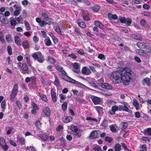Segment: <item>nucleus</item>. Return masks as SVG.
I'll return each instance as SVG.
<instances>
[{
  "instance_id": "obj_51",
  "label": "nucleus",
  "mask_w": 151,
  "mask_h": 151,
  "mask_svg": "<svg viewBox=\"0 0 151 151\" xmlns=\"http://www.w3.org/2000/svg\"><path fill=\"white\" fill-rule=\"evenodd\" d=\"M48 61L51 63H54L55 62V60L52 57H49Z\"/></svg>"
},
{
  "instance_id": "obj_27",
  "label": "nucleus",
  "mask_w": 151,
  "mask_h": 151,
  "mask_svg": "<svg viewBox=\"0 0 151 151\" xmlns=\"http://www.w3.org/2000/svg\"><path fill=\"white\" fill-rule=\"evenodd\" d=\"M38 137L44 141H46L48 139V136L45 134H42L39 135Z\"/></svg>"
},
{
  "instance_id": "obj_5",
  "label": "nucleus",
  "mask_w": 151,
  "mask_h": 151,
  "mask_svg": "<svg viewBox=\"0 0 151 151\" xmlns=\"http://www.w3.org/2000/svg\"><path fill=\"white\" fill-rule=\"evenodd\" d=\"M60 77L66 81L71 83H75V80L71 78L67 75L66 72L64 70L59 74Z\"/></svg>"
},
{
  "instance_id": "obj_7",
  "label": "nucleus",
  "mask_w": 151,
  "mask_h": 151,
  "mask_svg": "<svg viewBox=\"0 0 151 151\" xmlns=\"http://www.w3.org/2000/svg\"><path fill=\"white\" fill-rule=\"evenodd\" d=\"M0 145L4 151H7L9 146L7 145L3 137L0 138Z\"/></svg>"
},
{
  "instance_id": "obj_17",
  "label": "nucleus",
  "mask_w": 151,
  "mask_h": 151,
  "mask_svg": "<svg viewBox=\"0 0 151 151\" xmlns=\"http://www.w3.org/2000/svg\"><path fill=\"white\" fill-rule=\"evenodd\" d=\"M43 113L47 116H50V111L49 108L47 107H44L43 108Z\"/></svg>"
},
{
  "instance_id": "obj_12",
  "label": "nucleus",
  "mask_w": 151,
  "mask_h": 151,
  "mask_svg": "<svg viewBox=\"0 0 151 151\" xmlns=\"http://www.w3.org/2000/svg\"><path fill=\"white\" fill-rule=\"evenodd\" d=\"M7 19L4 16L3 13H0V22L4 24H6L7 22Z\"/></svg>"
},
{
  "instance_id": "obj_9",
  "label": "nucleus",
  "mask_w": 151,
  "mask_h": 151,
  "mask_svg": "<svg viewBox=\"0 0 151 151\" xmlns=\"http://www.w3.org/2000/svg\"><path fill=\"white\" fill-rule=\"evenodd\" d=\"M98 85L102 87L107 89H111L112 88L111 85L107 83H99Z\"/></svg>"
},
{
  "instance_id": "obj_30",
  "label": "nucleus",
  "mask_w": 151,
  "mask_h": 151,
  "mask_svg": "<svg viewBox=\"0 0 151 151\" xmlns=\"http://www.w3.org/2000/svg\"><path fill=\"white\" fill-rule=\"evenodd\" d=\"M76 99L78 102L81 104H85L87 103V101L85 100L78 97L76 98Z\"/></svg>"
},
{
  "instance_id": "obj_3",
  "label": "nucleus",
  "mask_w": 151,
  "mask_h": 151,
  "mask_svg": "<svg viewBox=\"0 0 151 151\" xmlns=\"http://www.w3.org/2000/svg\"><path fill=\"white\" fill-rule=\"evenodd\" d=\"M122 70L116 71L111 74V76L114 80L119 82H121Z\"/></svg>"
},
{
  "instance_id": "obj_33",
  "label": "nucleus",
  "mask_w": 151,
  "mask_h": 151,
  "mask_svg": "<svg viewBox=\"0 0 151 151\" xmlns=\"http://www.w3.org/2000/svg\"><path fill=\"white\" fill-rule=\"evenodd\" d=\"M25 59L27 63L29 66H31V63L30 61V56L28 54H26L25 55Z\"/></svg>"
},
{
  "instance_id": "obj_19",
  "label": "nucleus",
  "mask_w": 151,
  "mask_h": 151,
  "mask_svg": "<svg viewBox=\"0 0 151 151\" xmlns=\"http://www.w3.org/2000/svg\"><path fill=\"white\" fill-rule=\"evenodd\" d=\"M94 24L96 26H97V27L102 29L103 30L104 29L105 27L104 25L100 22L99 21H95L94 22Z\"/></svg>"
},
{
  "instance_id": "obj_42",
  "label": "nucleus",
  "mask_w": 151,
  "mask_h": 151,
  "mask_svg": "<svg viewBox=\"0 0 151 151\" xmlns=\"http://www.w3.org/2000/svg\"><path fill=\"white\" fill-rule=\"evenodd\" d=\"M6 39L7 42H11L12 41V39L11 36L9 35H7L6 37Z\"/></svg>"
},
{
  "instance_id": "obj_55",
  "label": "nucleus",
  "mask_w": 151,
  "mask_h": 151,
  "mask_svg": "<svg viewBox=\"0 0 151 151\" xmlns=\"http://www.w3.org/2000/svg\"><path fill=\"white\" fill-rule=\"evenodd\" d=\"M7 50L8 53L9 55H11L12 54V49L10 46H8L7 47Z\"/></svg>"
},
{
  "instance_id": "obj_18",
  "label": "nucleus",
  "mask_w": 151,
  "mask_h": 151,
  "mask_svg": "<svg viewBox=\"0 0 151 151\" xmlns=\"http://www.w3.org/2000/svg\"><path fill=\"white\" fill-rule=\"evenodd\" d=\"M72 118L70 116H65L63 117V120L64 122L68 123L72 120Z\"/></svg>"
},
{
  "instance_id": "obj_24",
  "label": "nucleus",
  "mask_w": 151,
  "mask_h": 151,
  "mask_svg": "<svg viewBox=\"0 0 151 151\" xmlns=\"http://www.w3.org/2000/svg\"><path fill=\"white\" fill-rule=\"evenodd\" d=\"M45 44L47 46H50L52 44L51 41L49 37H47L45 40L44 41Z\"/></svg>"
},
{
  "instance_id": "obj_16",
  "label": "nucleus",
  "mask_w": 151,
  "mask_h": 151,
  "mask_svg": "<svg viewBox=\"0 0 151 151\" xmlns=\"http://www.w3.org/2000/svg\"><path fill=\"white\" fill-rule=\"evenodd\" d=\"M143 85H146L147 86H150L151 85V83L150 78H146L143 79L142 81Z\"/></svg>"
},
{
  "instance_id": "obj_34",
  "label": "nucleus",
  "mask_w": 151,
  "mask_h": 151,
  "mask_svg": "<svg viewBox=\"0 0 151 151\" xmlns=\"http://www.w3.org/2000/svg\"><path fill=\"white\" fill-rule=\"evenodd\" d=\"M70 129L71 131L73 132L74 134L75 132H76V131L78 130V129L74 125H72L70 126Z\"/></svg>"
},
{
  "instance_id": "obj_41",
  "label": "nucleus",
  "mask_w": 151,
  "mask_h": 151,
  "mask_svg": "<svg viewBox=\"0 0 151 151\" xmlns=\"http://www.w3.org/2000/svg\"><path fill=\"white\" fill-rule=\"evenodd\" d=\"M78 24L82 28H85L86 27V25L85 23L83 22H79L78 21Z\"/></svg>"
},
{
  "instance_id": "obj_10",
  "label": "nucleus",
  "mask_w": 151,
  "mask_h": 151,
  "mask_svg": "<svg viewBox=\"0 0 151 151\" xmlns=\"http://www.w3.org/2000/svg\"><path fill=\"white\" fill-rule=\"evenodd\" d=\"M119 110L118 106H114L111 108V109L109 111V114L111 115H113L115 114V112Z\"/></svg>"
},
{
  "instance_id": "obj_1",
  "label": "nucleus",
  "mask_w": 151,
  "mask_h": 151,
  "mask_svg": "<svg viewBox=\"0 0 151 151\" xmlns=\"http://www.w3.org/2000/svg\"><path fill=\"white\" fill-rule=\"evenodd\" d=\"M134 77V73L131 69L127 68L122 70V81L123 84L128 85L131 80Z\"/></svg>"
},
{
  "instance_id": "obj_54",
  "label": "nucleus",
  "mask_w": 151,
  "mask_h": 151,
  "mask_svg": "<svg viewBox=\"0 0 151 151\" xmlns=\"http://www.w3.org/2000/svg\"><path fill=\"white\" fill-rule=\"evenodd\" d=\"M105 140L106 141L110 143L112 141L113 139L111 137H106L105 138Z\"/></svg>"
},
{
  "instance_id": "obj_25",
  "label": "nucleus",
  "mask_w": 151,
  "mask_h": 151,
  "mask_svg": "<svg viewBox=\"0 0 151 151\" xmlns=\"http://www.w3.org/2000/svg\"><path fill=\"white\" fill-rule=\"evenodd\" d=\"M108 17L109 20H115L117 19V16L116 14H112L109 13L108 14Z\"/></svg>"
},
{
  "instance_id": "obj_40",
  "label": "nucleus",
  "mask_w": 151,
  "mask_h": 151,
  "mask_svg": "<svg viewBox=\"0 0 151 151\" xmlns=\"http://www.w3.org/2000/svg\"><path fill=\"white\" fill-rule=\"evenodd\" d=\"M93 149L95 151H103L101 148L99 146L97 145L94 146Z\"/></svg>"
},
{
  "instance_id": "obj_61",
  "label": "nucleus",
  "mask_w": 151,
  "mask_h": 151,
  "mask_svg": "<svg viewBox=\"0 0 151 151\" xmlns=\"http://www.w3.org/2000/svg\"><path fill=\"white\" fill-rule=\"evenodd\" d=\"M140 22L141 25L143 26H145L146 24V22L145 20L144 19H142L140 21Z\"/></svg>"
},
{
  "instance_id": "obj_52",
  "label": "nucleus",
  "mask_w": 151,
  "mask_h": 151,
  "mask_svg": "<svg viewBox=\"0 0 151 151\" xmlns=\"http://www.w3.org/2000/svg\"><path fill=\"white\" fill-rule=\"evenodd\" d=\"M9 142L10 144L14 146H16L17 145L16 143L11 139H10L9 140Z\"/></svg>"
},
{
  "instance_id": "obj_53",
  "label": "nucleus",
  "mask_w": 151,
  "mask_h": 151,
  "mask_svg": "<svg viewBox=\"0 0 151 151\" xmlns=\"http://www.w3.org/2000/svg\"><path fill=\"white\" fill-rule=\"evenodd\" d=\"M6 129L7 130V134L9 135L11 134L12 130L13 129V128L12 127H8Z\"/></svg>"
},
{
  "instance_id": "obj_2",
  "label": "nucleus",
  "mask_w": 151,
  "mask_h": 151,
  "mask_svg": "<svg viewBox=\"0 0 151 151\" xmlns=\"http://www.w3.org/2000/svg\"><path fill=\"white\" fill-rule=\"evenodd\" d=\"M17 65L19 67V69L22 73L30 74L31 73V71L29 70V68L25 63L22 64L21 63H17Z\"/></svg>"
},
{
  "instance_id": "obj_46",
  "label": "nucleus",
  "mask_w": 151,
  "mask_h": 151,
  "mask_svg": "<svg viewBox=\"0 0 151 151\" xmlns=\"http://www.w3.org/2000/svg\"><path fill=\"white\" fill-rule=\"evenodd\" d=\"M30 81L32 82L33 85H35L36 84V78L34 76L32 77L31 78Z\"/></svg>"
},
{
  "instance_id": "obj_47",
  "label": "nucleus",
  "mask_w": 151,
  "mask_h": 151,
  "mask_svg": "<svg viewBox=\"0 0 151 151\" xmlns=\"http://www.w3.org/2000/svg\"><path fill=\"white\" fill-rule=\"evenodd\" d=\"M96 109L98 112L100 114L102 113V108L100 106H96Z\"/></svg>"
},
{
  "instance_id": "obj_39",
  "label": "nucleus",
  "mask_w": 151,
  "mask_h": 151,
  "mask_svg": "<svg viewBox=\"0 0 151 151\" xmlns=\"http://www.w3.org/2000/svg\"><path fill=\"white\" fill-rule=\"evenodd\" d=\"M92 10L95 12H97L100 9V7L99 5H94L92 7Z\"/></svg>"
},
{
  "instance_id": "obj_26",
  "label": "nucleus",
  "mask_w": 151,
  "mask_h": 151,
  "mask_svg": "<svg viewBox=\"0 0 151 151\" xmlns=\"http://www.w3.org/2000/svg\"><path fill=\"white\" fill-rule=\"evenodd\" d=\"M44 20L45 21L46 24L50 25L52 24L53 23L52 20L48 17L45 18Z\"/></svg>"
},
{
  "instance_id": "obj_49",
  "label": "nucleus",
  "mask_w": 151,
  "mask_h": 151,
  "mask_svg": "<svg viewBox=\"0 0 151 151\" xmlns=\"http://www.w3.org/2000/svg\"><path fill=\"white\" fill-rule=\"evenodd\" d=\"M67 104L66 102H64L62 106V108L64 111L67 108Z\"/></svg>"
},
{
  "instance_id": "obj_38",
  "label": "nucleus",
  "mask_w": 151,
  "mask_h": 151,
  "mask_svg": "<svg viewBox=\"0 0 151 151\" xmlns=\"http://www.w3.org/2000/svg\"><path fill=\"white\" fill-rule=\"evenodd\" d=\"M146 135L151 136V128H149L146 129L145 131Z\"/></svg>"
},
{
  "instance_id": "obj_60",
  "label": "nucleus",
  "mask_w": 151,
  "mask_h": 151,
  "mask_svg": "<svg viewBox=\"0 0 151 151\" xmlns=\"http://www.w3.org/2000/svg\"><path fill=\"white\" fill-rule=\"evenodd\" d=\"M14 7L15 8L16 10H22V8L20 6L17 4H15L14 6Z\"/></svg>"
},
{
  "instance_id": "obj_11",
  "label": "nucleus",
  "mask_w": 151,
  "mask_h": 151,
  "mask_svg": "<svg viewBox=\"0 0 151 151\" xmlns=\"http://www.w3.org/2000/svg\"><path fill=\"white\" fill-rule=\"evenodd\" d=\"M91 99L95 104H98L100 102V98L96 96H93L91 97Z\"/></svg>"
},
{
  "instance_id": "obj_8",
  "label": "nucleus",
  "mask_w": 151,
  "mask_h": 151,
  "mask_svg": "<svg viewBox=\"0 0 151 151\" xmlns=\"http://www.w3.org/2000/svg\"><path fill=\"white\" fill-rule=\"evenodd\" d=\"M120 22L123 23H124L127 26H129L132 22L131 19L127 18L126 19L124 17H122L120 19Z\"/></svg>"
},
{
  "instance_id": "obj_31",
  "label": "nucleus",
  "mask_w": 151,
  "mask_h": 151,
  "mask_svg": "<svg viewBox=\"0 0 151 151\" xmlns=\"http://www.w3.org/2000/svg\"><path fill=\"white\" fill-rule=\"evenodd\" d=\"M39 96L41 99L45 102L47 101V99L46 96L45 95L41 93H39Z\"/></svg>"
},
{
  "instance_id": "obj_45",
  "label": "nucleus",
  "mask_w": 151,
  "mask_h": 151,
  "mask_svg": "<svg viewBox=\"0 0 151 151\" xmlns=\"http://www.w3.org/2000/svg\"><path fill=\"white\" fill-rule=\"evenodd\" d=\"M115 151H119L121 149V146L119 144H117L115 146Z\"/></svg>"
},
{
  "instance_id": "obj_29",
  "label": "nucleus",
  "mask_w": 151,
  "mask_h": 151,
  "mask_svg": "<svg viewBox=\"0 0 151 151\" xmlns=\"http://www.w3.org/2000/svg\"><path fill=\"white\" fill-rule=\"evenodd\" d=\"M17 141L21 143V145H23L25 144V139L23 137H17Z\"/></svg>"
},
{
  "instance_id": "obj_44",
  "label": "nucleus",
  "mask_w": 151,
  "mask_h": 151,
  "mask_svg": "<svg viewBox=\"0 0 151 151\" xmlns=\"http://www.w3.org/2000/svg\"><path fill=\"white\" fill-rule=\"evenodd\" d=\"M24 24L26 26V29L27 30H30L31 27L30 25L28 22L26 21H25L24 22Z\"/></svg>"
},
{
  "instance_id": "obj_4",
  "label": "nucleus",
  "mask_w": 151,
  "mask_h": 151,
  "mask_svg": "<svg viewBox=\"0 0 151 151\" xmlns=\"http://www.w3.org/2000/svg\"><path fill=\"white\" fill-rule=\"evenodd\" d=\"M32 57L40 63H42L44 61L43 56L41 52H38L32 54Z\"/></svg>"
},
{
  "instance_id": "obj_58",
  "label": "nucleus",
  "mask_w": 151,
  "mask_h": 151,
  "mask_svg": "<svg viewBox=\"0 0 151 151\" xmlns=\"http://www.w3.org/2000/svg\"><path fill=\"white\" fill-rule=\"evenodd\" d=\"M77 52L79 53L80 55H83L84 54V50L82 49H81L79 50H78L77 51Z\"/></svg>"
},
{
  "instance_id": "obj_43",
  "label": "nucleus",
  "mask_w": 151,
  "mask_h": 151,
  "mask_svg": "<svg viewBox=\"0 0 151 151\" xmlns=\"http://www.w3.org/2000/svg\"><path fill=\"white\" fill-rule=\"evenodd\" d=\"M55 81L54 82V84L56 86H58L59 83V81L56 76H55Z\"/></svg>"
},
{
  "instance_id": "obj_20",
  "label": "nucleus",
  "mask_w": 151,
  "mask_h": 151,
  "mask_svg": "<svg viewBox=\"0 0 151 151\" xmlns=\"http://www.w3.org/2000/svg\"><path fill=\"white\" fill-rule=\"evenodd\" d=\"M97 132L96 131H93L89 136V137L91 139H96L97 137Z\"/></svg>"
},
{
  "instance_id": "obj_21",
  "label": "nucleus",
  "mask_w": 151,
  "mask_h": 151,
  "mask_svg": "<svg viewBox=\"0 0 151 151\" xmlns=\"http://www.w3.org/2000/svg\"><path fill=\"white\" fill-rule=\"evenodd\" d=\"M14 40L16 44L18 46H21V40L20 38L17 36H15L14 38Z\"/></svg>"
},
{
  "instance_id": "obj_23",
  "label": "nucleus",
  "mask_w": 151,
  "mask_h": 151,
  "mask_svg": "<svg viewBox=\"0 0 151 151\" xmlns=\"http://www.w3.org/2000/svg\"><path fill=\"white\" fill-rule=\"evenodd\" d=\"M82 72L83 74L86 75H89L90 73L89 69L86 67H84L83 68Z\"/></svg>"
},
{
  "instance_id": "obj_50",
  "label": "nucleus",
  "mask_w": 151,
  "mask_h": 151,
  "mask_svg": "<svg viewBox=\"0 0 151 151\" xmlns=\"http://www.w3.org/2000/svg\"><path fill=\"white\" fill-rule=\"evenodd\" d=\"M110 129L111 131L113 132H116V130L115 127L113 125L110 126Z\"/></svg>"
},
{
  "instance_id": "obj_36",
  "label": "nucleus",
  "mask_w": 151,
  "mask_h": 151,
  "mask_svg": "<svg viewBox=\"0 0 151 151\" xmlns=\"http://www.w3.org/2000/svg\"><path fill=\"white\" fill-rule=\"evenodd\" d=\"M136 53L141 55H143L145 54L144 50L142 49H137L136 50Z\"/></svg>"
},
{
  "instance_id": "obj_6",
  "label": "nucleus",
  "mask_w": 151,
  "mask_h": 151,
  "mask_svg": "<svg viewBox=\"0 0 151 151\" xmlns=\"http://www.w3.org/2000/svg\"><path fill=\"white\" fill-rule=\"evenodd\" d=\"M18 86L17 84H15L12 88V92L11 94L10 99L12 101H13L17 95L18 91Z\"/></svg>"
},
{
  "instance_id": "obj_37",
  "label": "nucleus",
  "mask_w": 151,
  "mask_h": 151,
  "mask_svg": "<svg viewBox=\"0 0 151 151\" xmlns=\"http://www.w3.org/2000/svg\"><path fill=\"white\" fill-rule=\"evenodd\" d=\"M75 83H73L74 84H76L77 85H78L79 86H81L83 88H87L88 89H89V88L86 87L84 85H83V84H82L81 83L75 80Z\"/></svg>"
},
{
  "instance_id": "obj_15",
  "label": "nucleus",
  "mask_w": 151,
  "mask_h": 151,
  "mask_svg": "<svg viewBox=\"0 0 151 151\" xmlns=\"http://www.w3.org/2000/svg\"><path fill=\"white\" fill-rule=\"evenodd\" d=\"M146 43L142 42H138L137 43V47L141 49H144L147 47Z\"/></svg>"
},
{
  "instance_id": "obj_14",
  "label": "nucleus",
  "mask_w": 151,
  "mask_h": 151,
  "mask_svg": "<svg viewBox=\"0 0 151 151\" xmlns=\"http://www.w3.org/2000/svg\"><path fill=\"white\" fill-rule=\"evenodd\" d=\"M51 94L53 102H55L57 100L56 93L52 89L51 90Z\"/></svg>"
},
{
  "instance_id": "obj_22",
  "label": "nucleus",
  "mask_w": 151,
  "mask_h": 151,
  "mask_svg": "<svg viewBox=\"0 0 151 151\" xmlns=\"http://www.w3.org/2000/svg\"><path fill=\"white\" fill-rule=\"evenodd\" d=\"M83 133V131L81 129H78L75 133L74 135L78 137H81Z\"/></svg>"
},
{
  "instance_id": "obj_13",
  "label": "nucleus",
  "mask_w": 151,
  "mask_h": 151,
  "mask_svg": "<svg viewBox=\"0 0 151 151\" xmlns=\"http://www.w3.org/2000/svg\"><path fill=\"white\" fill-rule=\"evenodd\" d=\"M132 38L137 40H141L142 39V36L140 34L136 33L133 34L132 36Z\"/></svg>"
},
{
  "instance_id": "obj_64",
  "label": "nucleus",
  "mask_w": 151,
  "mask_h": 151,
  "mask_svg": "<svg viewBox=\"0 0 151 151\" xmlns=\"http://www.w3.org/2000/svg\"><path fill=\"white\" fill-rule=\"evenodd\" d=\"M39 24L41 27H43L46 24L45 21H42L40 22L39 23Z\"/></svg>"
},
{
  "instance_id": "obj_48",
  "label": "nucleus",
  "mask_w": 151,
  "mask_h": 151,
  "mask_svg": "<svg viewBox=\"0 0 151 151\" xmlns=\"http://www.w3.org/2000/svg\"><path fill=\"white\" fill-rule=\"evenodd\" d=\"M98 58L102 60H104L106 59L105 56L103 54H99L98 55Z\"/></svg>"
},
{
  "instance_id": "obj_35",
  "label": "nucleus",
  "mask_w": 151,
  "mask_h": 151,
  "mask_svg": "<svg viewBox=\"0 0 151 151\" xmlns=\"http://www.w3.org/2000/svg\"><path fill=\"white\" fill-rule=\"evenodd\" d=\"M128 124L125 122H122L121 124V129L122 130L125 129L128 126Z\"/></svg>"
},
{
  "instance_id": "obj_59",
  "label": "nucleus",
  "mask_w": 151,
  "mask_h": 151,
  "mask_svg": "<svg viewBox=\"0 0 151 151\" xmlns=\"http://www.w3.org/2000/svg\"><path fill=\"white\" fill-rule=\"evenodd\" d=\"M32 105L33 107V108L36 110H38L39 107L37 104H35L34 102H32Z\"/></svg>"
},
{
  "instance_id": "obj_57",
  "label": "nucleus",
  "mask_w": 151,
  "mask_h": 151,
  "mask_svg": "<svg viewBox=\"0 0 151 151\" xmlns=\"http://www.w3.org/2000/svg\"><path fill=\"white\" fill-rule=\"evenodd\" d=\"M74 29L75 32H76L79 35H81L82 34V33L80 31V29L78 28H77L76 27H75L74 28Z\"/></svg>"
},
{
  "instance_id": "obj_62",
  "label": "nucleus",
  "mask_w": 151,
  "mask_h": 151,
  "mask_svg": "<svg viewBox=\"0 0 151 151\" xmlns=\"http://www.w3.org/2000/svg\"><path fill=\"white\" fill-rule=\"evenodd\" d=\"M68 56L71 57L72 58L76 59L77 58V56H76L73 53H71V54H70L68 55Z\"/></svg>"
},
{
  "instance_id": "obj_63",
  "label": "nucleus",
  "mask_w": 151,
  "mask_h": 151,
  "mask_svg": "<svg viewBox=\"0 0 151 151\" xmlns=\"http://www.w3.org/2000/svg\"><path fill=\"white\" fill-rule=\"evenodd\" d=\"M33 41L35 42V43H37V42L39 41V38L38 37L36 36H35L33 38Z\"/></svg>"
},
{
  "instance_id": "obj_32",
  "label": "nucleus",
  "mask_w": 151,
  "mask_h": 151,
  "mask_svg": "<svg viewBox=\"0 0 151 151\" xmlns=\"http://www.w3.org/2000/svg\"><path fill=\"white\" fill-rule=\"evenodd\" d=\"M55 31L59 34L61 35L62 32L60 28L59 27L58 24H57L54 27Z\"/></svg>"
},
{
  "instance_id": "obj_28",
  "label": "nucleus",
  "mask_w": 151,
  "mask_h": 151,
  "mask_svg": "<svg viewBox=\"0 0 151 151\" xmlns=\"http://www.w3.org/2000/svg\"><path fill=\"white\" fill-rule=\"evenodd\" d=\"M22 44L23 48L24 49H27L29 47V44L28 41L27 40H25L23 41Z\"/></svg>"
},
{
  "instance_id": "obj_56",
  "label": "nucleus",
  "mask_w": 151,
  "mask_h": 151,
  "mask_svg": "<svg viewBox=\"0 0 151 151\" xmlns=\"http://www.w3.org/2000/svg\"><path fill=\"white\" fill-rule=\"evenodd\" d=\"M21 10H16L14 12V15L15 16H17L20 14V11H21Z\"/></svg>"
}]
</instances>
